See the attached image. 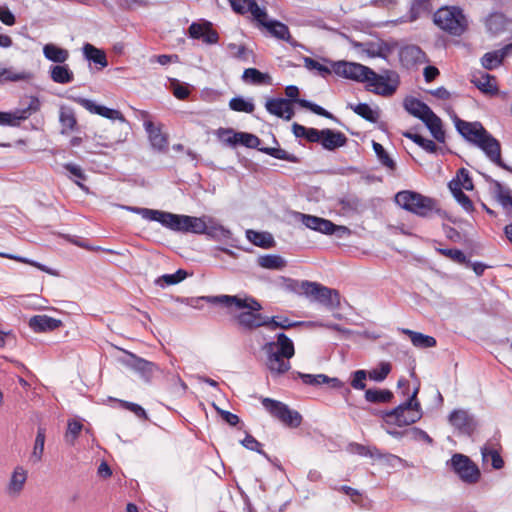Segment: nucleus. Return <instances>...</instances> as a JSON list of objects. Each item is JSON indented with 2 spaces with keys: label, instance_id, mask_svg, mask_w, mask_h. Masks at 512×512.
Returning a JSON list of instances; mask_svg holds the SVG:
<instances>
[{
  "label": "nucleus",
  "instance_id": "13d9d810",
  "mask_svg": "<svg viewBox=\"0 0 512 512\" xmlns=\"http://www.w3.org/2000/svg\"><path fill=\"white\" fill-rule=\"evenodd\" d=\"M82 428H83V425L80 421L69 420L68 425H67V431L65 434V438H66L67 442L73 444L74 441L79 436Z\"/></svg>",
  "mask_w": 512,
  "mask_h": 512
},
{
  "label": "nucleus",
  "instance_id": "c9c22d12",
  "mask_svg": "<svg viewBox=\"0 0 512 512\" xmlns=\"http://www.w3.org/2000/svg\"><path fill=\"white\" fill-rule=\"evenodd\" d=\"M263 407L280 422L284 420L285 413H288V406L281 401L271 398H262Z\"/></svg>",
  "mask_w": 512,
  "mask_h": 512
},
{
  "label": "nucleus",
  "instance_id": "5701e85b",
  "mask_svg": "<svg viewBox=\"0 0 512 512\" xmlns=\"http://www.w3.org/2000/svg\"><path fill=\"white\" fill-rule=\"evenodd\" d=\"M63 326L59 319L52 318L48 315H35L29 320V327L36 333L54 331Z\"/></svg>",
  "mask_w": 512,
  "mask_h": 512
},
{
  "label": "nucleus",
  "instance_id": "412c9836",
  "mask_svg": "<svg viewBox=\"0 0 512 512\" xmlns=\"http://www.w3.org/2000/svg\"><path fill=\"white\" fill-rule=\"evenodd\" d=\"M296 326H306V327L322 326V327H328V328H332L335 330H339V326L337 324L325 325V324L314 322V321L291 322L286 317L282 318V317H278V316L268 317V324L266 327L273 330L276 328L289 329L291 327H296Z\"/></svg>",
  "mask_w": 512,
  "mask_h": 512
},
{
  "label": "nucleus",
  "instance_id": "f704fd0d",
  "mask_svg": "<svg viewBox=\"0 0 512 512\" xmlns=\"http://www.w3.org/2000/svg\"><path fill=\"white\" fill-rule=\"evenodd\" d=\"M59 121L62 126L61 134L63 135L68 134L77 128V119L72 108L61 107Z\"/></svg>",
  "mask_w": 512,
  "mask_h": 512
},
{
  "label": "nucleus",
  "instance_id": "8fccbe9b",
  "mask_svg": "<svg viewBox=\"0 0 512 512\" xmlns=\"http://www.w3.org/2000/svg\"><path fill=\"white\" fill-rule=\"evenodd\" d=\"M45 432L46 430L43 427H39L37 430L34 448L31 454V459L34 462H39L42 459L46 437Z\"/></svg>",
  "mask_w": 512,
  "mask_h": 512
},
{
  "label": "nucleus",
  "instance_id": "ddd939ff",
  "mask_svg": "<svg viewBox=\"0 0 512 512\" xmlns=\"http://www.w3.org/2000/svg\"><path fill=\"white\" fill-rule=\"evenodd\" d=\"M68 99L81 105L90 113L100 115L110 120H119L122 123L126 122L124 115L116 109H111L103 105L96 104L93 100L86 99L78 96H68Z\"/></svg>",
  "mask_w": 512,
  "mask_h": 512
},
{
  "label": "nucleus",
  "instance_id": "680f3d73",
  "mask_svg": "<svg viewBox=\"0 0 512 512\" xmlns=\"http://www.w3.org/2000/svg\"><path fill=\"white\" fill-rule=\"evenodd\" d=\"M250 8L251 10H249V12L261 26H263V23H268L270 21L266 11L260 8L255 0H252L250 3Z\"/></svg>",
  "mask_w": 512,
  "mask_h": 512
},
{
  "label": "nucleus",
  "instance_id": "6e6552de",
  "mask_svg": "<svg viewBox=\"0 0 512 512\" xmlns=\"http://www.w3.org/2000/svg\"><path fill=\"white\" fill-rule=\"evenodd\" d=\"M447 466L467 484H475L481 477L478 466L464 454H454L447 462Z\"/></svg>",
  "mask_w": 512,
  "mask_h": 512
},
{
  "label": "nucleus",
  "instance_id": "c756f323",
  "mask_svg": "<svg viewBox=\"0 0 512 512\" xmlns=\"http://www.w3.org/2000/svg\"><path fill=\"white\" fill-rule=\"evenodd\" d=\"M49 76L57 84H69L74 81V73L65 63L51 65L49 67Z\"/></svg>",
  "mask_w": 512,
  "mask_h": 512
},
{
  "label": "nucleus",
  "instance_id": "a878e982",
  "mask_svg": "<svg viewBox=\"0 0 512 512\" xmlns=\"http://www.w3.org/2000/svg\"><path fill=\"white\" fill-rule=\"evenodd\" d=\"M512 53V43L499 50L485 53L481 58L482 66L487 70H493L500 66L505 57Z\"/></svg>",
  "mask_w": 512,
  "mask_h": 512
},
{
  "label": "nucleus",
  "instance_id": "69168bd1",
  "mask_svg": "<svg viewBox=\"0 0 512 512\" xmlns=\"http://www.w3.org/2000/svg\"><path fill=\"white\" fill-rule=\"evenodd\" d=\"M322 382L329 385L333 389H343L342 393L344 396H347L351 393V390L348 387H345L344 382H342L339 378L325 375V377L322 378Z\"/></svg>",
  "mask_w": 512,
  "mask_h": 512
},
{
  "label": "nucleus",
  "instance_id": "ea45409f",
  "mask_svg": "<svg viewBox=\"0 0 512 512\" xmlns=\"http://www.w3.org/2000/svg\"><path fill=\"white\" fill-rule=\"evenodd\" d=\"M242 80L255 85L270 84L271 77L267 73H262L256 68H247L244 70Z\"/></svg>",
  "mask_w": 512,
  "mask_h": 512
},
{
  "label": "nucleus",
  "instance_id": "603ef678",
  "mask_svg": "<svg viewBox=\"0 0 512 512\" xmlns=\"http://www.w3.org/2000/svg\"><path fill=\"white\" fill-rule=\"evenodd\" d=\"M229 107L233 111L252 113L255 106L252 102L245 100L242 97H234L229 101Z\"/></svg>",
  "mask_w": 512,
  "mask_h": 512
},
{
  "label": "nucleus",
  "instance_id": "774afa93",
  "mask_svg": "<svg viewBox=\"0 0 512 512\" xmlns=\"http://www.w3.org/2000/svg\"><path fill=\"white\" fill-rule=\"evenodd\" d=\"M231 8L238 14H246L251 10L250 3L252 0H229Z\"/></svg>",
  "mask_w": 512,
  "mask_h": 512
},
{
  "label": "nucleus",
  "instance_id": "cd10ccee",
  "mask_svg": "<svg viewBox=\"0 0 512 512\" xmlns=\"http://www.w3.org/2000/svg\"><path fill=\"white\" fill-rule=\"evenodd\" d=\"M370 86H374L375 89L372 90L374 93L382 95V96H391L395 93L397 89L398 82L390 83L388 79L385 77L378 75L374 72V76H369L367 81Z\"/></svg>",
  "mask_w": 512,
  "mask_h": 512
},
{
  "label": "nucleus",
  "instance_id": "4468645a",
  "mask_svg": "<svg viewBox=\"0 0 512 512\" xmlns=\"http://www.w3.org/2000/svg\"><path fill=\"white\" fill-rule=\"evenodd\" d=\"M125 353L126 357L122 361L123 364L140 374L145 381H150L154 373L158 371L155 363L140 358L131 352L126 351Z\"/></svg>",
  "mask_w": 512,
  "mask_h": 512
},
{
  "label": "nucleus",
  "instance_id": "f8f14e48",
  "mask_svg": "<svg viewBox=\"0 0 512 512\" xmlns=\"http://www.w3.org/2000/svg\"><path fill=\"white\" fill-rule=\"evenodd\" d=\"M217 136L223 142L229 145L241 144L247 148H254L259 150L261 140L254 134L247 132H234L231 128H219Z\"/></svg>",
  "mask_w": 512,
  "mask_h": 512
},
{
  "label": "nucleus",
  "instance_id": "de8ad7c7",
  "mask_svg": "<svg viewBox=\"0 0 512 512\" xmlns=\"http://www.w3.org/2000/svg\"><path fill=\"white\" fill-rule=\"evenodd\" d=\"M188 276L187 271L183 269L177 270L174 274H164L155 280V283L161 287L175 285L183 281Z\"/></svg>",
  "mask_w": 512,
  "mask_h": 512
},
{
  "label": "nucleus",
  "instance_id": "1a4fd4ad",
  "mask_svg": "<svg viewBox=\"0 0 512 512\" xmlns=\"http://www.w3.org/2000/svg\"><path fill=\"white\" fill-rule=\"evenodd\" d=\"M323 61L332 65V70L336 75L347 79L367 82L370 75L374 76V71L371 68L359 63L346 61L332 62L326 58H323Z\"/></svg>",
  "mask_w": 512,
  "mask_h": 512
},
{
  "label": "nucleus",
  "instance_id": "4d7b16f0",
  "mask_svg": "<svg viewBox=\"0 0 512 512\" xmlns=\"http://www.w3.org/2000/svg\"><path fill=\"white\" fill-rule=\"evenodd\" d=\"M0 76H5L6 81L17 82L30 80L32 75L27 71L14 72L11 69L4 68L0 71Z\"/></svg>",
  "mask_w": 512,
  "mask_h": 512
},
{
  "label": "nucleus",
  "instance_id": "4be33fe9",
  "mask_svg": "<svg viewBox=\"0 0 512 512\" xmlns=\"http://www.w3.org/2000/svg\"><path fill=\"white\" fill-rule=\"evenodd\" d=\"M144 127L148 134V138L152 148L158 152L165 153L168 150V137L161 132L150 120L144 121Z\"/></svg>",
  "mask_w": 512,
  "mask_h": 512
},
{
  "label": "nucleus",
  "instance_id": "e2e57ef3",
  "mask_svg": "<svg viewBox=\"0 0 512 512\" xmlns=\"http://www.w3.org/2000/svg\"><path fill=\"white\" fill-rule=\"evenodd\" d=\"M456 180H458V183L460 186H462L465 190L471 191L474 188L472 178L469 175V172L465 168H461L457 172Z\"/></svg>",
  "mask_w": 512,
  "mask_h": 512
},
{
  "label": "nucleus",
  "instance_id": "bf43d9fd",
  "mask_svg": "<svg viewBox=\"0 0 512 512\" xmlns=\"http://www.w3.org/2000/svg\"><path fill=\"white\" fill-rule=\"evenodd\" d=\"M368 372L366 370H356L351 374V386L356 390H364L366 388V378Z\"/></svg>",
  "mask_w": 512,
  "mask_h": 512
},
{
  "label": "nucleus",
  "instance_id": "0eeeda50",
  "mask_svg": "<svg viewBox=\"0 0 512 512\" xmlns=\"http://www.w3.org/2000/svg\"><path fill=\"white\" fill-rule=\"evenodd\" d=\"M304 295L326 308L333 310L340 306V295L335 289L326 287L317 282L303 281Z\"/></svg>",
  "mask_w": 512,
  "mask_h": 512
},
{
  "label": "nucleus",
  "instance_id": "338daca9",
  "mask_svg": "<svg viewBox=\"0 0 512 512\" xmlns=\"http://www.w3.org/2000/svg\"><path fill=\"white\" fill-rule=\"evenodd\" d=\"M120 404L125 409L133 412L138 418L148 420V415H147L146 411L144 410V408H142V406H140L136 403L123 401V400L120 401Z\"/></svg>",
  "mask_w": 512,
  "mask_h": 512
},
{
  "label": "nucleus",
  "instance_id": "423d86ee",
  "mask_svg": "<svg viewBox=\"0 0 512 512\" xmlns=\"http://www.w3.org/2000/svg\"><path fill=\"white\" fill-rule=\"evenodd\" d=\"M419 392V387H416L412 395L402 404L386 411L384 417L386 422L389 424H395L397 426H407L414 424L422 417L420 403L416 397Z\"/></svg>",
  "mask_w": 512,
  "mask_h": 512
},
{
  "label": "nucleus",
  "instance_id": "e433bc0d",
  "mask_svg": "<svg viewBox=\"0 0 512 512\" xmlns=\"http://www.w3.org/2000/svg\"><path fill=\"white\" fill-rule=\"evenodd\" d=\"M402 333L408 335L412 344L418 348H431L435 347L437 344L434 337L424 335L420 332H415L410 329H402Z\"/></svg>",
  "mask_w": 512,
  "mask_h": 512
},
{
  "label": "nucleus",
  "instance_id": "20e7f679",
  "mask_svg": "<svg viewBox=\"0 0 512 512\" xmlns=\"http://www.w3.org/2000/svg\"><path fill=\"white\" fill-rule=\"evenodd\" d=\"M395 202L401 208L420 217L428 218L433 214H437L441 218L447 217V213L439 207L437 200L414 191L398 192Z\"/></svg>",
  "mask_w": 512,
  "mask_h": 512
},
{
  "label": "nucleus",
  "instance_id": "2eb2a0df",
  "mask_svg": "<svg viewBox=\"0 0 512 512\" xmlns=\"http://www.w3.org/2000/svg\"><path fill=\"white\" fill-rule=\"evenodd\" d=\"M399 59L401 64L407 69L429 62L426 53L417 45L402 47L399 51Z\"/></svg>",
  "mask_w": 512,
  "mask_h": 512
},
{
  "label": "nucleus",
  "instance_id": "2f4dec72",
  "mask_svg": "<svg viewBox=\"0 0 512 512\" xmlns=\"http://www.w3.org/2000/svg\"><path fill=\"white\" fill-rule=\"evenodd\" d=\"M43 54L47 60L57 64L65 63L70 55L67 49L59 47L53 43L44 45Z\"/></svg>",
  "mask_w": 512,
  "mask_h": 512
},
{
  "label": "nucleus",
  "instance_id": "a19ab883",
  "mask_svg": "<svg viewBox=\"0 0 512 512\" xmlns=\"http://www.w3.org/2000/svg\"><path fill=\"white\" fill-rule=\"evenodd\" d=\"M83 53L89 61L99 64L101 67H106L108 65L105 52L94 47L92 44L86 43L83 46Z\"/></svg>",
  "mask_w": 512,
  "mask_h": 512
},
{
  "label": "nucleus",
  "instance_id": "0e129e2a",
  "mask_svg": "<svg viewBox=\"0 0 512 512\" xmlns=\"http://www.w3.org/2000/svg\"><path fill=\"white\" fill-rule=\"evenodd\" d=\"M241 444L251 450V451H255L265 457H267V454L261 449L262 447V444L257 441L252 435L250 434H247L246 437L241 441Z\"/></svg>",
  "mask_w": 512,
  "mask_h": 512
},
{
  "label": "nucleus",
  "instance_id": "37998d69",
  "mask_svg": "<svg viewBox=\"0 0 512 512\" xmlns=\"http://www.w3.org/2000/svg\"><path fill=\"white\" fill-rule=\"evenodd\" d=\"M364 397L370 403H388L391 402L394 395L387 389H367Z\"/></svg>",
  "mask_w": 512,
  "mask_h": 512
},
{
  "label": "nucleus",
  "instance_id": "58836bf2",
  "mask_svg": "<svg viewBox=\"0 0 512 512\" xmlns=\"http://www.w3.org/2000/svg\"><path fill=\"white\" fill-rule=\"evenodd\" d=\"M481 454L483 461H488V459H491V464L494 469L499 470L504 467V460L502 459L498 450L493 447L491 442L486 443L481 448Z\"/></svg>",
  "mask_w": 512,
  "mask_h": 512
},
{
  "label": "nucleus",
  "instance_id": "f3484780",
  "mask_svg": "<svg viewBox=\"0 0 512 512\" xmlns=\"http://www.w3.org/2000/svg\"><path fill=\"white\" fill-rule=\"evenodd\" d=\"M263 27L275 38L286 41L292 47H300L308 51V49L298 41H296L290 34L289 28L286 24L278 20H270L268 23H263Z\"/></svg>",
  "mask_w": 512,
  "mask_h": 512
},
{
  "label": "nucleus",
  "instance_id": "9d476101",
  "mask_svg": "<svg viewBox=\"0 0 512 512\" xmlns=\"http://www.w3.org/2000/svg\"><path fill=\"white\" fill-rule=\"evenodd\" d=\"M41 103L38 97H30V102L26 108L17 109L13 112L0 111V125L1 126H20L21 121L26 120L31 114L40 110Z\"/></svg>",
  "mask_w": 512,
  "mask_h": 512
},
{
  "label": "nucleus",
  "instance_id": "79ce46f5",
  "mask_svg": "<svg viewBox=\"0 0 512 512\" xmlns=\"http://www.w3.org/2000/svg\"><path fill=\"white\" fill-rule=\"evenodd\" d=\"M348 108L371 123H376L380 116L379 111L373 110L367 103H359L357 105L348 104Z\"/></svg>",
  "mask_w": 512,
  "mask_h": 512
},
{
  "label": "nucleus",
  "instance_id": "b1692460",
  "mask_svg": "<svg viewBox=\"0 0 512 512\" xmlns=\"http://www.w3.org/2000/svg\"><path fill=\"white\" fill-rule=\"evenodd\" d=\"M321 134L320 144L328 151H334L337 148L343 147L348 141L344 133L329 128L322 129Z\"/></svg>",
  "mask_w": 512,
  "mask_h": 512
},
{
  "label": "nucleus",
  "instance_id": "9b49d317",
  "mask_svg": "<svg viewBox=\"0 0 512 512\" xmlns=\"http://www.w3.org/2000/svg\"><path fill=\"white\" fill-rule=\"evenodd\" d=\"M475 145L481 148L493 163L512 173V168L506 165L501 159V146L499 141L486 129L482 131V136Z\"/></svg>",
  "mask_w": 512,
  "mask_h": 512
},
{
  "label": "nucleus",
  "instance_id": "7ed1b4c3",
  "mask_svg": "<svg viewBox=\"0 0 512 512\" xmlns=\"http://www.w3.org/2000/svg\"><path fill=\"white\" fill-rule=\"evenodd\" d=\"M267 355L266 365L271 373L280 375L290 369L289 359L294 355V344L284 333L277 334V341L266 343L263 347Z\"/></svg>",
  "mask_w": 512,
  "mask_h": 512
},
{
  "label": "nucleus",
  "instance_id": "c85d7f7f",
  "mask_svg": "<svg viewBox=\"0 0 512 512\" xmlns=\"http://www.w3.org/2000/svg\"><path fill=\"white\" fill-rule=\"evenodd\" d=\"M404 108L409 114L421 121L433 113L432 109L427 104L413 97L404 100Z\"/></svg>",
  "mask_w": 512,
  "mask_h": 512
},
{
  "label": "nucleus",
  "instance_id": "49530a36",
  "mask_svg": "<svg viewBox=\"0 0 512 512\" xmlns=\"http://www.w3.org/2000/svg\"><path fill=\"white\" fill-rule=\"evenodd\" d=\"M259 151L280 160H285L291 163H299L300 159L294 154L288 153L286 150L282 148H274V147H264L259 148Z\"/></svg>",
  "mask_w": 512,
  "mask_h": 512
},
{
  "label": "nucleus",
  "instance_id": "c03bdc74",
  "mask_svg": "<svg viewBox=\"0 0 512 512\" xmlns=\"http://www.w3.org/2000/svg\"><path fill=\"white\" fill-rule=\"evenodd\" d=\"M402 135L410 140H412L414 143H416L418 146H420L422 149H424L426 152L429 153H437L438 152V146L435 144L434 141L430 139H426L422 137L421 135L411 132V131H405L402 133Z\"/></svg>",
  "mask_w": 512,
  "mask_h": 512
},
{
  "label": "nucleus",
  "instance_id": "f257e3e1",
  "mask_svg": "<svg viewBox=\"0 0 512 512\" xmlns=\"http://www.w3.org/2000/svg\"><path fill=\"white\" fill-rule=\"evenodd\" d=\"M197 301H206L214 305L226 307L230 313L240 311L234 315L237 325L244 331H253L268 324V316L262 315V305L252 296L217 295L202 296Z\"/></svg>",
  "mask_w": 512,
  "mask_h": 512
},
{
  "label": "nucleus",
  "instance_id": "f03ea898",
  "mask_svg": "<svg viewBox=\"0 0 512 512\" xmlns=\"http://www.w3.org/2000/svg\"><path fill=\"white\" fill-rule=\"evenodd\" d=\"M130 212L141 215L144 219L157 221L170 230L181 233L202 234L207 229V217H195L173 214L149 208L121 206Z\"/></svg>",
  "mask_w": 512,
  "mask_h": 512
},
{
  "label": "nucleus",
  "instance_id": "a211bd4d",
  "mask_svg": "<svg viewBox=\"0 0 512 512\" xmlns=\"http://www.w3.org/2000/svg\"><path fill=\"white\" fill-rule=\"evenodd\" d=\"M454 122L459 134L473 144L477 143L482 136V131L485 130L480 122H467L457 116H455Z\"/></svg>",
  "mask_w": 512,
  "mask_h": 512
},
{
  "label": "nucleus",
  "instance_id": "bb28decb",
  "mask_svg": "<svg viewBox=\"0 0 512 512\" xmlns=\"http://www.w3.org/2000/svg\"><path fill=\"white\" fill-rule=\"evenodd\" d=\"M299 216L303 225L323 234H329V232L334 228V223L330 220L303 213H299Z\"/></svg>",
  "mask_w": 512,
  "mask_h": 512
},
{
  "label": "nucleus",
  "instance_id": "3c124183",
  "mask_svg": "<svg viewBox=\"0 0 512 512\" xmlns=\"http://www.w3.org/2000/svg\"><path fill=\"white\" fill-rule=\"evenodd\" d=\"M373 149H374V152L376 153L379 161L381 162V164L387 168H389L390 170H395L396 169V163L395 161L388 155V153L386 152V150L384 149V147L378 143V142H375L373 141Z\"/></svg>",
  "mask_w": 512,
  "mask_h": 512
},
{
  "label": "nucleus",
  "instance_id": "09e8293b",
  "mask_svg": "<svg viewBox=\"0 0 512 512\" xmlns=\"http://www.w3.org/2000/svg\"><path fill=\"white\" fill-rule=\"evenodd\" d=\"M0 257L31 265V266L36 267L39 270L46 272L50 275H57V273L54 270H52L51 268H49L39 262H36L34 260L28 259L26 257H22V256L10 254V253H4V252H0Z\"/></svg>",
  "mask_w": 512,
  "mask_h": 512
},
{
  "label": "nucleus",
  "instance_id": "473e14b6",
  "mask_svg": "<svg viewBox=\"0 0 512 512\" xmlns=\"http://www.w3.org/2000/svg\"><path fill=\"white\" fill-rule=\"evenodd\" d=\"M349 451L360 456L370 457L372 459H381L384 457H393L398 460L400 459L399 457L393 456L391 454H383L375 446H365L359 443L349 444Z\"/></svg>",
  "mask_w": 512,
  "mask_h": 512
},
{
  "label": "nucleus",
  "instance_id": "72a5a7b5",
  "mask_svg": "<svg viewBox=\"0 0 512 512\" xmlns=\"http://www.w3.org/2000/svg\"><path fill=\"white\" fill-rule=\"evenodd\" d=\"M432 136L440 143L445 141V131L441 119L433 112L422 121Z\"/></svg>",
  "mask_w": 512,
  "mask_h": 512
},
{
  "label": "nucleus",
  "instance_id": "a18cd8bd",
  "mask_svg": "<svg viewBox=\"0 0 512 512\" xmlns=\"http://www.w3.org/2000/svg\"><path fill=\"white\" fill-rule=\"evenodd\" d=\"M258 264L265 269L281 270L286 266V261L279 255H264L258 258Z\"/></svg>",
  "mask_w": 512,
  "mask_h": 512
},
{
  "label": "nucleus",
  "instance_id": "39448f33",
  "mask_svg": "<svg viewBox=\"0 0 512 512\" xmlns=\"http://www.w3.org/2000/svg\"><path fill=\"white\" fill-rule=\"evenodd\" d=\"M433 21L441 30L452 36H461L468 27L463 10L456 6L439 8L433 15Z\"/></svg>",
  "mask_w": 512,
  "mask_h": 512
},
{
  "label": "nucleus",
  "instance_id": "393cba45",
  "mask_svg": "<svg viewBox=\"0 0 512 512\" xmlns=\"http://www.w3.org/2000/svg\"><path fill=\"white\" fill-rule=\"evenodd\" d=\"M27 481V470L22 466H17L13 470L9 482L6 486V493L10 497H17L22 492Z\"/></svg>",
  "mask_w": 512,
  "mask_h": 512
},
{
  "label": "nucleus",
  "instance_id": "6ab92c4d",
  "mask_svg": "<svg viewBox=\"0 0 512 512\" xmlns=\"http://www.w3.org/2000/svg\"><path fill=\"white\" fill-rule=\"evenodd\" d=\"M267 111L279 118L291 120L294 116L292 102L284 98H271L265 104Z\"/></svg>",
  "mask_w": 512,
  "mask_h": 512
},
{
  "label": "nucleus",
  "instance_id": "aec40b11",
  "mask_svg": "<svg viewBox=\"0 0 512 512\" xmlns=\"http://www.w3.org/2000/svg\"><path fill=\"white\" fill-rule=\"evenodd\" d=\"M449 421L463 434L472 435L476 429L474 418L465 410H454L449 416Z\"/></svg>",
  "mask_w": 512,
  "mask_h": 512
},
{
  "label": "nucleus",
  "instance_id": "7c9ffc66",
  "mask_svg": "<svg viewBox=\"0 0 512 512\" xmlns=\"http://www.w3.org/2000/svg\"><path fill=\"white\" fill-rule=\"evenodd\" d=\"M471 83H473L484 94L496 95L498 93L496 78L488 73H482L480 76H473Z\"/></svg>",
  "mask_w": 512,
  "mask_h": 512
},
{
  "label": "nucleus",
  "instance_id": "4c0bfd02",
  "mask_svg": "<svg viewBox=\"0 0 512 512\" xmlns=\"http://www.w3.org/2000/svg\"><path fill=\"white\" fill-rule=\"evenodd\" d=\"M246 235L251 243L264 249L271 248L275 244L274 238L269 232L248 230Z\"/></svg>",
  "mask_w": 512,
  "mask_h": 512
},
{
  "label": "nucleus",
  "instance_id": "5fc2aeb1",
  "mask_svg": "<svg viewBox=\"0 0 512 512\" xmlns=\"http://www.w3.org/2000/svg\"><path fill=\"white\" fill-rule=\"evenodd\" d=\"M303 62L305 68H307L308 70H316L322 77L330 75L331 72L333 71L332 68L330 69L329 67L307 56H303Z\"/></svg>",
  "mask_w": 512,
  "mask_h": 512
},
{
  "label": "nucleus",
  "instance_id": "052dcab7",
  "mask_svg": "<svg viewBox=\"0 0 512 512\" xmlns=\"http://www.w3.org/2000/svg\"><path fill=\"white\" fill-rule=\"evenodd\" d=\"M281 422L286 426L297 428L302 423V416L298 411L291 410L288 407V413H285L284 420H282Z\"/></svg>",
  "mask_w": 512,
  "mask_h": 512
},
{
  "label": "nucleus",
  "instance_id": "864d4df0",
  "mask_svg": "<svg viewBox=\"0 0 512 512\" xmlns=\"http://www.w3.org/2000/svg\"><path fill=\"white\" fill-rule=\"evenodd\" d=\"M391 371V364L389 362H381L377 368L368 372V377L376 382H382L386 379Z\"/></svg>",
  "mask_w": 512,
  "mask_h": 512
},
{
  "label": "nucleus",
  "instance_id": "dca6fc26",
  "mask_svg": "<svg viewBox=\"0 0 512 512\" xmlns=\"http://www.w3.org/2000/svg\"><path fill=\"white\" fill-rule=\"evenodd\" d=\"M285 94L286 96L289 98L288 100H290L291 102L294 101L296 102L297 104H299L301 107L303 108H306L308 110H310L311 112L315 113L316 115H319V116H322V117H325L327 119H331L333 121H336L338 122V118L335 117L332 113H330L329 111L325 110L323 107H321L320 105L318 104H315L309 100H306V99H299L298 98V95H299V89L297 86L295 85H289L285 88Z\"/></svg>",
  "mask_w": 512,
  "mask_h": 512
},
{
  "label": "nucleus",
  "instance_id": "6e6d98bb",
  "mask_svg": "<svg viewBox=\"0 0 512 512\" xmlns=\"http://www.w3.org/2000/svg\"><path fill=\"white\" fill-rule=\"evenodd\" d=\"M439 252L454 262L468 266L470 261L467 259L466 255L459 249H440Z\"/></svg>",
  "mask_w": 512,
  "mask_h": 512
}]
</instances>
